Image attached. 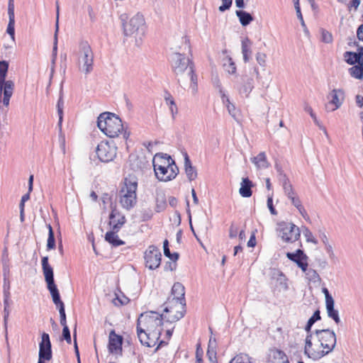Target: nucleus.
Returning a JSON list of instances; mask_svg holds the SVG:
<instances>
[{
    "label": "nucleus",
    "mask_w": 363,
    "mask_h": 363,
    "mask_svg": "<svg viewBox=\"0 0 363 363\" xmlns=\"http://www.w3.org/2000/svg\"><path fill=\"white\" fill-rule=\"evenodd\" d=\"M122 34L125 42L140 46L147 32V23L141 11L123 13L119 17Z\"/></svg>",
    "instance_id": "obj_1"
},
{
    "label": "nucleus",
    "mask_w": 363,
    "mask_h": 363,
    "mask_svg": "<svg viewBox=\"0 0 363 363\" xmlns=\"http://www.w3.org/2000/svg\"><path fill=\"white\" fill-rule=\"evenodd\" d=\"M162 315L152 311L140 315L137 332L143 345L152 347L157 344L162 330Z\"/></svg>",
    "instance_id": "obj_2"
},
{
    "label": "nucleus",
    "mask_w": 363,
    "mask_h": 363,
    "mask_svg": "<svg viewBox=\"0 0 363 363\" xmlns=\"http://www.w3.org/2000/svg\"><path fill=\"white\" fill-rule=\"evenodd\" d=\"M152 165L156 179L162 182H167L176 178L179 174L174 160L167 154L160 152L155 155Z\"/></svg>",
    "instance_id": "obj_3"
},
{
    "label": "nucleus",
    "mask_w": 363,
    "mask_h": 363,
    "mask_svg": "<svg viewBox=\"0 0 363 363\" xmlns=\"http://www.w3.org/2000/svg\"><path fill=\"white\" fill-rule=\"evenodd\" d=\"M97 126L100 130L109 138L118 137L121 134L125 140L130 135L123 125L121 120L111 113H103L99 115L97 121Z\"/></svg>",
    "instance_id": "obj_4"
},
{
    "label": "nucleus",
    "mask_w": 363,
    "mask_h": 363,
    "mask_svg": "<svg viewBox=\"0 0 363 363\" xmlns=\"http://www.w3.org/2000/svg\"><path fill=\"white\" fill-rule=\"evenodd\" d=\"M9 62L0 61V104L9 106L13 94L15 84L12 80H6Z\"/></svg>",
    "instance_id": "obj_5"
},
{
    "label": "nucleus",
    "mask_w": 363,
    "mask_h": 363,
    "mask_svg": "<svg viewBox=\"0 0 363 363\" xmlns=\"http://www.w3.org/2000/svg\"><path fill=\"white\" fill-rule=\"evenodd\" d=\"M138 180L133 176L125 178L124 186L121 191L120 203L126 209H130L136 203Z\"/></svg>",
    "instance_id": "obj_6"
},
{
    "label": "nucleus",
    "mask_w": 363,
    "mask_h": 363,
    "mask_svg": "<svg viewBox=\"0 0 363 363\" xmlns=\"http://www.w3.org/2000/svg\"><path fill=\"white\" fill-rule=\"evenodd\" d=\"M77 67L83 74H87L93 69L94 53L87 41H82L77 52Z\"/></svg>",
    "instance_id": "obj_7"
},
{
    "label": "nucleus",
    "mask_w": 363,
    "mask_h": 363,
    "mask_svg": "<svg viewBox=\"0 0 363 363\" xmlns=\"http://www.w3.org/2000/svg\"><path fill=\"white\" fill-rule=\"evenodd\" d=\"M172 63L176 74H186L189 77L191 81L195 84L193 67L188 57L182 54L175 52L172 57Z\"/></svg>",
    "instance_id": "obj_8"
},
{
    "label": "nucleus",
    "mask_w": 363,
    "mask_h": 363,
    "mask_svg": "<svg viewBox=\"0 0 363 363\" xmlns=\"http://www.w3.org/2000/svg\"><path fill=\"white\" fill-rule=\"evenodd\" d=\"M213 86L218 93L223 104L225 106L228 113L236 121H238L240 117L239 110L235 107V104L231 102L228 94V91L224 89L222 85L221 80L218 76H216L212 79Z\"/></svg>",
    "instance_id": "obj_9"
},
{
    "label": "nucleus",
    "mask_w": 363,
    "mask_h": 363,
    "mask_svg": "<svg viewBox=\"0 0 363 363\" xmlns=\"http://www.w3.org/2000/svg\"><path fill=\"white\" fill-rule=\"evenodd\" d=\"M323 346L319 342L313 333L306 336L305 340L304 354L311 359H319L328 354L323 349Z\"/></svg>",
    "instance_id": "obj_10"
},
{
    "label": "nucleus",
    "mask_w": 363,
    "mask_h": 363,
    "mask_svg": "<svg viewBox=\"0 0 363 363\" xmlns=\"http://www.w3.org/2000/svg\"><path fill=\"white\" fill-rule=\"evenodd\" d=\"M277 231L279 237L286 242H294L300 238L301 231L298 226L292 223L279 222L277 223Z\"/></svg>",
    "instance_id": "obj_11"
},
{
    "label": "nucleus",
    "mask_w": 363,
    "mask_h": 363,
    "mask_svg": "<svg viewBox=\"0 0 363 363\" xmlns=\"http://www.w3.org/2000/svg\"><path fill=\"white\" fill-rule=\"evenodd\" d=\"M172 302H176V313L172 315V319H180L184 316V287L180 283H175L172 286Z\"/></svg>",
    "instance_id": "obj_12"
},
{
    "label": "nucleus",
    "mask_w": 363,
    "mask_h": 363,
    "mask_svg": "<svg viewBox=\"0 0 363 363\" xmlns=\"http://www.w3.org/2000/svg\"><path fill=\"white\" fill-rule=\"evenodd\" d=\"M96 154L101 162H109L116 157L117 147L113 143L102 141L97 145Z\"/></svg>",
    "instance_id": "obj_13"
},
{
    "label": "nucleus",
    "mask_w": 363,
    "mask_h": 363,
    "mask_svg": "<svg viewBox=\"0 0 363 363\" xmlns=\"http://www.w3.org/2000/svg\"><path fill=\"white\" fill-rule=\"evenodd\" d=\"M312 333L324 347L323 349L327 354L333 350L336 345V335L333 330H321Z\"/></svg>",
    "instance_id": "obj_14"
},
{
    "label": "nucleus",
    "mask_w": 363,
    "mask_h": 363,
    "mask_svg": "<svg viewBox=\"0 0 363 363\" xmlns=\"http://www.w3.org/2000/svg\"><path fill=\"white\" fill-rule=\"evenodd\" d=\"M345 93L342 89H333L327 95L326 110L333 112L341 107L345 101Z\"/></svg>",
    "instance_id": "obj_15"
},
{
    "label": "nucleus",
    "mask_w": 363,
    "mask_h": 363,
    "mask_svg": "<svg viewBox=\"0 0 363 363\" xmlns=\"http://www.w3.org/2000/svg\"><path fill=\"white\" fill-rule=\"evenodd\" d=\"M42 267L45 277V280L47 283L48 289L52 296H55L57 299V295L60 294L58 289L54 282L53 269L48 263V257H43L42 258Z\"/></svg>",
    "instance_id": "obj_16"
},
{
    "label": "nucleus",
    "mask_w": 363,
    "mask_h": 363,
    "mask_svg": "<svg viewBox=\"0 0 363 363\" xmlns=\"http://www.w3.org/2000/svg\"><path fill=\"white\" fill-rule=\"evenodd\" d=\"M162 255L160 250L155 246L151 245L145 252V265L150 269H155L161 263Z\"/></svg>",
    "instance_id": "obj_17"
},
{
    "label": "nucleus",
    "mask_w": 363,
    "mask_h": 363,
    "mask_svg": "<svg viewBox=\"0 0 363 363\" xmlns=\"http://www.w3.org/2000/svg\"><path fill=\"white\" fill-rule=\"evenodd\" d=\"M123 337L117 335L113 330L111 331L108 337V348L110 353L116 356L122 354Z\"/></svg>",
    "instance_id": "obj_18"
},
{
    "label": "nucleus",
    "mask_w": 363,
    "mask_h": 363,
    "mask_svg": "<svg viewBox=\"0 0 363 363\" xmlns=\"http://www.w3.org/2000/svg\"><path fill=\"white\" fill-rule=\"evenodd\" d=\"M39 356L49 361L52 359V350L50 336L48 333H43L41 336V341L39 343Z\"/></svg>",
    "instance_id": "obj_19"
},
{
    "label": "nucleus",
    "mask_w": 363,
    "mask_h": 363,
    "mask_svg": "<svg viewBox=\"0 0 363 363\" xmlns=\"http://www.w3.org/2000/svg\"><path fill=\"white\" fill-rule=\"evenodd\" d=\"M286 257L290 260L296 263V264L301 269L302 271H305L306 267H308V257L301 250H298L295 252H287Z\"/></svg>",
    "instance_id": "obj_20"
},
{
    "label": "nucleus",
    "mask_w": 363,
    "mask_h": 363,
    "mask_svg": "<svg viewBox=\"0 0 363 363\" xmlns=\"http://www.w3.org/2000/svg\"><path fill=\"white\" fill-rule=\"evenodd\" d=\"M345 61L353 65H363V47H359L357 52H346L344 55Z\"/></svg>",
    "instance_id": "obj_21"
},
{
    "label": "nucleus",
    "mask_w": 363,
    "mask_h": 363,
    "mask_svg": "<svg viewBox=\"0 0 363 363\" xmlns=\"http://www.w3.org/2000/svg\"><path fill=\"white\" fill-rule=\"evenodd\" d=\"M272 279L275 281L276 286L278 287L280 291H286L289 289V280L286 275L281 271L274 270L272 274Z\"/></svg>",
    "instance_id": "obj_22"
},
{
    "label": "nucleus",
    "mask_w": 363,
    "mask_h": 363,
    "mask_svg": "<svg viewBox=\"0 0 363 363\" xmlns=\"http://www.w3.org/2000/svg\"><path fill=\"white\" fill-rule=\"evenodd\" d=\"M109 224L113 229L120 228L125 221V216L116 209H113L109 216Z\"/></svg>",
    "instance_id": "obj_23"
},
{
    "label": "nucleus",
    "mask_w": 363,
    "mask_h": 363,
    "mask_svg": "<svg viewBox=\"0 0 363 363\" xmlns=\"http://www.w3.org/2000/svg\"><path fill=\"white\" fill-rule=\"evenodd\" d=\"M252 182L248 178H242L240 182L239 194L242 197H250L252 194Z\"/></svg>",
    "instance_id": "obj_24"
},
{
    "label": "nucleus",
    "mask_w": 363,
    "mask_h": 363,
    "mask_svg": "<svg viewBox=\"0 0 363 363\" xmlns=\"http://www.w3.org/2000/svg\"><path fill=\"white\" fill-rule=\"evenodd\" d=\"M251 161L257 169H264L269 167V162L267 161L266 154L264 152L259 153L256 157H252Z\"/></svg>",
    "instance_id": "obj_25"
},
{
    "label": "nucleus",
    "mask_w": 363,
    "mask_h": 363,
    "mask_svg": "<svg viewBox=\"0 0 363 363\" xmlns=\"http://www.w3.org/2000/svg\"><path fill=\"white\" fill-rule=\"evenodd\" d=\"M184 169L186 176L189 181H194L196 179L197 171L196 168L192 166L187 155L184 156Z\"/></svg>",
    "instance_id": "obj_26"
},
{
    "label": "nucleus",
    "mask_w": 363,
    "mask_h": 363,
    "mask_svg": "<svg viewBox=\"0 0 363 363\" xmlns=\"http://www.w3.org/2000/svg\"><path fill=\"white\" fill-rule=\"evenodd\" d=\"M290 200L291 203L297 209L298 213L303 216V218L308 219V216L306 211L305 210L302 203L298 196L297 194L288 198Z\"/></svg>",
    "instance_id": "obj_27"
},
{
    "label": "nucleus",
    "mask_w": 363,
    "mask_h": 363,
    "mask_svg": "<svg viewBox=\"0 0 363 363\" xmlns=\"http://www.w3.org/2000/svg\"><path fill=\"white\" fill-rule=\"evenodd\" d=\"M251 46H252V42L250 41V40L249 38H246L242 40V45H241L242 53V56H243V60L245 62H248L251 57V55H252Z\"/></svg>",
    "instance_id": "obj_28"
},
{
    "label": "nucleus",
    "mask_w": 363,
    "mask_h": 363,
    "mask_svg": "<svg viewBox=\"0 0 363 363\" xmlns=\"http://www.w3.org/2000/svg\"><path fill=\"white\" fill-rule=\"evenodd\" d=\"M52 301L56 306L59 308V312L60 314V324L64 327L67 326L66 324V315L64 308V303L60 300V294L57 295V299H55V296H52Z\"/></svg>",
    "instance_id": "obj_29"
},
{
    "label": "nucleus",
    "mask_w": 363,
    "mask_h": 363,
    "mask_svg": "<svg viewBox=\"0 0 363 363\" xmlns=\"http://www.w3.org/2000/svg\"><path fill=\"white\" fill-rule=\"evenodd\" d=\"M223 67L228 74H235L236 73L237 67L235 63L230 56H226L223 59Z\"/></svg>",
    "instance_id": "obj_30"
},
{
    "label": "nucleus",
    "mask_w": 363,
    "mask_h": 363,
    "mask_svg": "<svg viewBox=\"0 0 363 363\" xmlns=\"http://www.w3.org/2000/svg\"><path fill=\"white\" fill-rule=\"evenodd\" d=\"M254 88L253 79H247L239 89V94L245 97H248Z\"/></svg>",
    "instance_id": "obj_31"
},
{
    "label": "nucleus",
    "mask_w": 363,
    "mask_h": 363,
    "mask_svg": "<svg viewBox=\"0 0 363 363\" xmlns=\"http://www.w3.org/2000/svg\"><path fill=\"white\" fill-rule=\"evenodd\" d=\"M334 305L335 301L325 304L327 313L328 317L332 318L336 324H339L340 323L339 312L335 309Z\"/></svg>",
    "instance_id": "obj_32"
},
{
    "label": "nucleus",
    "mask_w": 363,
    "mask_h": 363,
    "mask_svg": "<svg viewBox=\"0 0 363 363\" xmlns=\"http://www.w3.org/2000/svg\"><path fill=\"white\" fill-rule=\"evenodd\" d=\"M216 340L211 337L208 342L207 356L211 363H216V352L215 350Z\"/></svg>",
    "instance_id": "obj_33"
},
{
    "label": "nucleus",
    "mask_w": 363,
    "mask_h": 363,
    "mask_svg": "<svg viewBox=\"0 0 363 363\" xmlns=\"http://www.w3.org/2000/svg\"><path fill=\"white\" fill-rule=\"evenodd\" d=\"M236 15L239 18L240 23L243 26L249 25L253 21V18L251 14L246 11H236Z\"/></svg>",
    "instance_id": "obj_34"
},
{
    "label": "nucleus",
    "mask_w": 363,
    "mask_h": 363,
    "mask_svg": "<svg viewBox=\"0 0 363 363\" xmlns=\"http://www.w3.org/2000/svg\"><path fill=\"white\" fill-rule=\"evenodd\" d=\"M272 363H289L286 355L280 350H275L272 352Z\"/></svg>",
    "instance_id": "obj_35"
},
{
    "label": "nucleus",
    "mask_w": 363,
    "mask_h": 363,
    "mask_svg": "<svg viewBox=\"0 0 363 363\" xmlns=\"http://www.w3.org/2000/svg\"><path fill=\"white\" fill-rule=\"evenodd\" d=\"M320 40L321 42L326 44H331L333 42V34L325 28H320Z\"/></svg>",
    "instance_id": "obj_36"
},
{
    "label": "nucleus",
    "mask_w": 363,
    "mask_h": 363,
    "mask_svg": "<svg viewBox=\"0 0 363 363\" xmlns=\"http://www.w3.org/2000/svg\"><path fill=\"white\" fill-rule=\"evenodd\" d=\"M302 272L305 274L306 278L310 281L318 282L320 280L317 272L311 268H308V267H306V270Z\"/></svg>",
    "instance_id": "obj_37"
},
{
    "label": "nucleus",
    "mask_w": 363,
    "mask_h": 363,
    "mask_svg": "<svg viewBox=\"0 0 363 363\" xmlns=\"http://www.w3.org/2000/svg\"><path fill=\"white\" fill-rule=\"evenodd\" d=\"M176 302H172V305L167 306L164 309V318H167V320L170 322L177 321L179 319L173 320L172 317L176 313Z\"/></svg>",
    "instance_id": "obj_38"
},
{
    "label": "nucleus",
    "mask_w": 363,
    "mask_h": 363,
    "mask_svg": "<svg viewBox=\"0 0 363 363\" xmlns=\"http://www.w3.org/2000/svg\"><path fill=\"white\" fill-rule=\"evenodd\" d=\"M106 240L114 246H119L124 242L119 239L117 234L113 232H108L106 234Z\"/></svg>",
    "instance_id": "obj_39"
},
{
    "label": "nucleus",
    "mask_w": 363,
    "mask_h": 363,
    "mask_svg": "<svg viewBox=\"0 0 363 363\" xmlns=\"http://www.w3.org/2000/svg\"><path fill=\"white\" fill-rule=\"evenodd\" d=\"M350 75L356 79H361L363 77V65H354L349 69Z\"/></svg>",
    "instance_id": "obj_40"
},
{
    "label": "nucleus",
    "mask_w": 363,
    "mask_h": 363,
    "mask_svg": "<svg viewBox=\"0 0 363 363\" xmlns=\"http://www.w3.org/2000/svg\"><path fill=\"white\" fill-rule=\"evenodd\" d=\"M229 363H252V362L247 354L241 353L234 357Z\"/></svg>",
    "instance_id": "obj_41"
},
{
    "label": "nucleus",
    "mask_w": 363,
    "mask_h": 363,
    "mask_svg": "<svg viewBox=\"0 0 363 363\" xmlns=\"http://www.w3.org/2000/svg\"><path fill=\"white\" fill-rule=\"evenodd\" d=\"M303 235L307 242L312 243L315 245L318 244V240L308 228H304L303 229Z\"/></svg>",
    "instance_id": "obj_42"
},
{
    "label": "nucleus",
    "mask_w": 363,
    "mask_h": 363,
    "mask_svg": "<svg viewBox=\"0 0 363 363\" xmlns=\"http://www.w3.org/2000/svg\"><path fill=\"white\" fill-rule=\"evenodd\" d=\"M48 228L49 230V234H48V242H47V247H48V250H52L55 247V237H54V233H53L52 228L50 224L48 225Z\"/></svg>",
    "instance_id": "obj_43"
},
{
    "label": "nucleus",
    "mask_w": 363,
    "mask_h": 363,
    "mask_svg": "<svg viewBox=\"0 0 363 363\" xmlns=\"http://www.w3.org/2000/svg\"><path fill=\"white\" fill-rule=\"evenodd\" d=\"M58 21H59V6L57 5L56 29H55V36H54V45H53V55L55 56L57 55V32L59 30Z\"/></svg>",
    "instance_id": "obj_44"
},
{
    "label": "nucleus",
    "mask_w": 363,
    "mask_h": 363,
    "mask_svg": "<svg viewBox=\"0 0 363 363\" xmlns=\"http://www.w3.org/2000/svg\"><path fill=\"white\" fill-rule=\"evenodd\" d=\"M267 206L270 212V213L273 216H277L278 214L277 211L275 209L273 202V193L268 194L267 200Z\"/></svg>",
    "instance_id": "obj_45"
},
{
    "label": "nucleus",
    "mask_w": 363,
    "mask_h": 363,
    "mask_svg": "<svg viewBox=\"0 0 363 363\" xmlns=\"http://www.w3.org/2000/svg\"><path fill=\"white\" fill-rule=\"evenodd\" d=\"M163 248H164V254L166 257H169L172 261H177L178 259V254L177 253H173L171 254L169 247H168V241L167 240H165L163 243Z\"/></svg>",
    "instance_id": "obj_46"
},
{
    "label": "nucleus",
    "mask_w": 363,
    "mask_h": 363,
    "mask_svg": "<svg viewBox=\"0 0 363 363\" xmlns=\"http://www.w3.org/2000/svg\"><path fill=\"white\" fill-rule=\"evenodd\" d=\"M255 59L257 64L264 69L267 66V55L264 52H257Z\"/></svg>",
    "instance_id": "obj_47"
},
{
    "label": "nucleus",
    "mask_w": 363,
    "mask_h": 363,
    "mask_svg": "<svg viewBox=\"0 0 363 363\" xmlns=\"http://www.w3.org/2000/svg\"><path fill=\"white\" fill-rule=\"evenodd\" d=\"M283 189H284V194L286 195V196L287 198L291 197L292 196L296 194V193L294 191V189H293L291 184H289V182H285L283 184Z\"/></svg>",
    "instance_id": "obj_48"
},
{
    "label": "nucleus",
    "mask_w": 363,
    "mask_h": 363,
    "mask_svg": "<svg viewBox=\"0 0 363 363\" xmlns=\"http://www.w3.org/2000/svg\"><path fill=\"white\" fill-rule=\"evenodd\" d=\"M166 104L169 106V111L172 114L174 115L177 113V108L174 101L173 98L171 96H169L165 98Z\"/></svg>",
    "instance_id": "obj_49"
},
{
    "label": "nucleus",
    "mask_w": 363,
    "mask_h": 363,
    "mask_svg": "<svg viewBox=\"0 0 363 363\" xmlns=\"http://www.w3.org/2000/svg\"><path fill=\"white\" fill-rule=\"evenodd\" d=\"M318 234L323 245L331 242L325 229H319Z\"/></svg>",
    "instance_id": "obj_50"
},
{
    "label": "nucleus",
    "mask_w": 363,
    "mask_h": 363,
    "mask_svg": "<svg viewBox=\"0 0 363 363\" xmlns=\"http://www.w3.org/2000/svg\"><path fill=\"white\" fill-rule=\"evenodd\" d=\"M323 246H324L325 251L328 254L329 258L330 259H334L335 257V254L334 247H333L332 242H330L328 244H325Z\"/></svg>",
    "instance_id": "obj_51"
},
{
    "label": "nucleus",
    "mask_w": 363,
    "mask_h": 363,
    "mask_svg": "<svg viewBox=\"0 0 363 363\" xmlns=\"http://www.w3.org/2000/svg\"><path fill=\"white\" fill-rule=\"evenodd\" d=\"M14 25H15V21H11L9 20V24H8V26H7V29H6L7 33L11 36V40L13 41H15V28H14Z\"/></svg>",
    "instance_id": "obj_52"
},
{
    "label": "nucleus",
    "mask_w": 363,
    "mask_h": 363,
    "mask_svg": "<svg viewBox=\"0 0 363 363\" xmlns=\"http://www.w3.org/2000/svg\"><path fill=\"white\" fill-rule=\"evenodd\" d=\"M320 318V312L318 311H315L313 316L308 320L307 325H306V330H308L312 325L318 320Z\"/></svg>",
    "instance_id": "obj_53"
},
{
    "label": "nucleus",
    "mask_w": 363,
    "mask_h": 363,
    "mask_svg": "<svg viewBox=\"0 0 363 363\" xmlns=\"http://www.w3.org/2000/svg\"><path fill=\"white\" fill-rule=\"evenodd\" d=\"M9 18L11 21H15L14 19V4L13 0H9L8 8Z\"/></svg>",
    "instance_id": "obj_54"
},
{
    "label": "nucleus",
    "mask_w": 363,
    "mask_h": 363,
    "mask_svg": "<svg viewBox=\"0 0 363 363\" xmlns=\"http://www.w3.org/2000/svg\"><path fill=\"white\" fill-rule=\"evenodd\" d=\"M232 0H222V5L219 6V11L223 12L230 9Z\"/></svg>",
    "instance_id": "obj_55"
},
{
    "label": "nucleus",
    "mask_w": 363,
    "mask_h": 363,
    "mask_svg": "<svg viewBox=\"0 0 363 363\" xmlns=\"http://www.w3.org/2000/svg\"><path fill=\"white\" fill-rule=\"evenodd\" d=\"M62 337L67 341V343H71V335L70 332L67 326L63 328Z\"/></svg>",
    "instance_id": "obj_56"
},
{
    "label": "nucleus",
    "mask_w": 363,
    "mask_h": 363,
    "mask_svg": "<svg viewBox=\"0 0 363 363\" xmlns=\"http://www.w3.org/2000/svg\"><path fill=\"white\" fill-rule=\"evenodd\" d=\"M323 293L325 295V304L334 302V299L332 296L329 294L328 290L326 288H323L322 290Z\"/></svg>",
    "instance_id": "obj_57"
},
{
    "label": "nucleus",
    "mask_w": 363,
    "mask_h": 363,
    "mask_svg": "<svg viewBox=\"0 0 363 363\" xmlns=\"http://www.w3.org/2000/svg\"><path fill=\"white\" fill-rule=\"evenodd\" d=\"M57 112H58V115H59L58 125H59V126H60L62 121V108L60 105V101H59L58 104H57Z\"/></svg>",
    "instance_id": "obj_58"
},
{
    "label": "nucleus",
    "mask_w": 363,
    "mask_h": 363,
    "mask_svg": "<svg viewBox=\"0 0 363 363\" xmlns=\"http://www.w3.org/2000/svg\"><path fill=\"white\" fill-rule=\"evenodd\" d=\"M304 110L306 112L310 114V116L313 118L315 119V116L313 111L312 108L308 104L304 105Z\"/></svg>",
    "instance_id": "obj_59"
},
{
    "label": "nucleus",
    "mask_w": 363,
    "mask_h": 363,
    "mask_svg": "<svg viewBox=\"0 0 363 363\" xmlns=\"http://www.w3.org/2000/svg\"><path fill=\"white\" fill-rule=\"evenodd\" d=\"M256 245V239L255 234H252L247 242V246L250 247H253Z\"/></svg>",
    "instance_id": "obj_60"
},
{
    "label": "nucleus",
    "mask_w": 363,
    "mask_h": 363,
    "mask_svg": "<svg viewBox=\"0 0 363 363\" xmlns=\"http://www.w3.org/2000/svg\"><path fill=\"white\" fill-rule=\"evenodd\" d=\"M357 35L359 40L363 41V24H362L357 29Z\"/></svg>",
    "instance_id": "obj_61"
},
{
    "label": "nucleus",
    "mask_w": 363,
    "mask_h": 363,
    "mask_svg": "<svg viewBox=\"0 0 363 363\" xmlns=\"http://www.w3.org/2000/svg\"><path fill=\"white\" fill-rule=\"evenodd\" d=\"M165 201L163 197L161 198L160 203L157 204V211H161L164 208Z\"/></svg>",
    "instance_id": "obj_62"
},
{
    "label": "nucleus",
    "mask_w": 363,
    "mask_h": 363,
    "mask_svg": "<svg viewBox=\"0 0 363 363\" xmlns=\"http://www.w3.org/2000/svg\"><path fill=\"white\" fill-rule=\"evenodd\" d=\"M238 233V228L236 227L232 226L230 230V237L232 238H235L237 236Z\"/></svg>",
    "instance_id": "obj_63"
},
{
    "label": "nucleus",
    "mask_w": 363,
    "mask_h": 363,
    "mask_svg": "<svg viewBox=\"0 0 363 363\" xmlns=\"http://www.w3.org/2000/svg\"><path fill=\"white\" fill-rule=\"evenodd\" d=\"M169 203L171 206H175L177 203V200L174 197H169L168 199Z\"/></svg>",
    "instance_id": "obj_64"
}]
</instances>
